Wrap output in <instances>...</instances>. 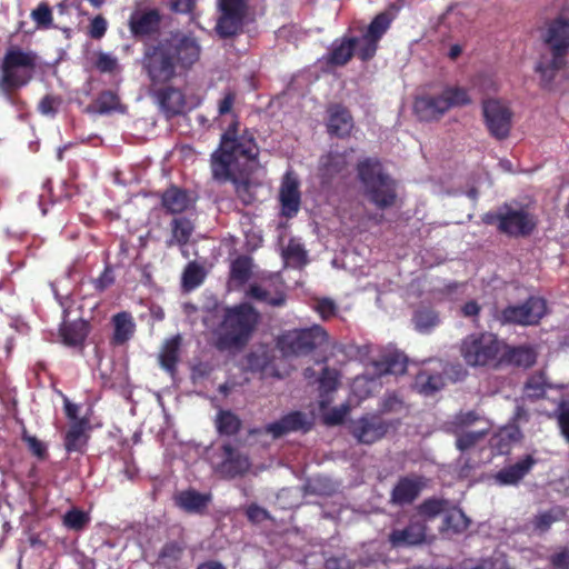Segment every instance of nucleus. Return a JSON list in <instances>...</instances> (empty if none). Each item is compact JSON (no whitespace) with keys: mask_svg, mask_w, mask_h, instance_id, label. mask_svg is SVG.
Instances as JSON below:
<instances>
[{"mask_svg":"<svg viewBox=\"0 0 569 569\" xmlns=\"http://www.w3.org/2000/svg\"><path fill=\"white\" fill-rule=\"evenodd\" d=\"M552 565L557 569H569V550L561 551L552 557Z\"/></svg>","mask_w":569,"mask_h":569,"instance_id":"338daca9","label":"nucleus"},{"mask_svg":"<svg viewBox=\"0 0 569 569\" xmlns=\"http://www.w3.org/2000/svg\"><path fill=\"white\" fill-rule=\"evenodd\" d=\"M327 113L328 132L339 138L349 136L353 128V119L348 109L341 104H331Z\"/></svg>","mask_w":569,"mask_h":569,"instance_id":"412c9836","label":"nucleus"},{"mask_svg":"<svg viewBox=\"0 0 569 569\" xmlns=\"http://www.w3.org/2000/svg\"><path fill=\"white\" fill-rule=\"evenodd\" d=\"M59 100L51 96H46L39 103V110L42 114L53 116L57 111Z\"/></svg>","mask_w":569,"mask_h":569,"instance_id":"e2e57ef3","label":"nucleus"},{"mask_svg":"<svg viewBox=\"0 0 569 569\" xmlns=\"http://www.w3.org/2000/svg\"><path fill=\"white\" fill-rule=\"evenodd\" d=\"M482 114L492 137L503 140L509 136L512 126V111L505 101L493 98L483 100Z\"/></svg>","mask_w":569,"mask_h":569,"instance_id":"ddd939ff","label":"nucleus"},{"mask_svg":"<svg viewBox=\"0 0 569 569\" xmlns=\"http://www.w3.org/2000/svg\"><path fill=\"white\" fill-rule=\"evenodd\" d=\"M248 296L257 301H261L270 306H281L284 303V295L282 290L276 289L274 292H270L261 284L250 286Z\"/></svg>","mask_w":569,"mask_h":569,"instance_id":"58836bf2","label":"nucleus"},{"mask_svg":"<svg viewBox=\"0 0 569 569\" xmlns=\"http://www.w3.org/2000/svg\"><path fill=\"white\" fill-rule=\"evenodd\" d=\"M203 279V269L196 263H189L183 272L182 283L186 289L192 290L199 287L202 283Z\"/></svg>","mask_w":569,"mask_h":569,"instance_id":"8fccbe9b","label":"nucleus"},{"mask_svg":"<svg viewBox=\"0 0 569 569\" xmlns=\"http://www.w3.org/2000/svg\"><path fill=\"white\" fill-rule=\"evenodd\" d=\"M407 370V357L397 350L385 351L380 359L372 360L367 372L357 377L351 385V392L359 400L369 397L378 386L377 379L387 376H400Z\"/></svg>","mask_w":569,"mask_h":569,"instance_id":"0eeeda50","label":"nucleus"},{"mask_svg":"<svg viewBox=\"0 0 569 569\" xmlns=\"http://www.w3.org/2000/svg\"><path fill=\"white\" fill-rule=\"evenodd\" d=\"M208 459L214 472L224 478L241 475L250 467L248 457L231 442L211 447L208 451Z\"/></svg>","mask_w":569,"mask_h":569,"instance_id":"9d476101","label":"nucleus"},{"mask_svg":"<svg viewBox=\"0 0 569 569\" xmlns=\"http://www.w3.org/2000/svg\"><path fill=\"white\" fill-rule=\"evenodd\" d=\"M450 108L465 106L471 102L469 93L466 89L460 87H448L445 89Z\"/></svg>","mask_w":569,"mask_h":569,"instance_id":"5fc2aeb1","label":"nucleus"},{"mask_svg":"<svg viewBox=\"0 0 569 569\" xmlns=\"http://www.w3.org/2000/svg\"><path fill=\"white\" fill-rule=\"evenodd\" d=\"M452 431L457 437V448L465 453L479 447L485 441L490 431V423L477 412L468 411L455 418Z\"/></svg>","mask_w":569,"mask_h":569,"instance_id":"1a4fd4ad","label":"nucleus"},{"mask_svg":"<svg viewBox=\"0 0 569 569\" xmlns=\"http://www.w3.org/2000/svg\"><path fill=\"white\" fill-rule=\"evenodd\" d=\"M348 156V151L338 152L331 150L320 158L319 174L325 183L347 169L349 163Z\"/></svg>","mask_w":569,"mask_h":569,"instance_id":"4be33fe9","label":"nucleus"},{"mask_svg":"<svg viewBox=\"0 0 569 569\" xmlns=\"http://www.w3.org/2000/svg\"><path fill=\"white\" fill-rule=\"evenodd\" d=\"M349 412L348 405H341L339 407H335L331 410L323 413V421L328 426H336L343 421L346 416Z\"/></svg>","mask_w":569,"mask_h":569,"instance_id":"13d9d810","label":"nucleus"},{"mask_svg":"<svg viewBox=\"0 0 569 569\" xmlns=\"http://www.w3.org/2000/svg\"><path fill=\"white\" fill-rule=\"evenodd\" d=\"M257 322L258 313L248 303L228 308L218 331V347L223 350L242 348L249 341Z\"/></svg>","mask_w":569,"mask_h":569,"instance_id":"423d86ee","label":"nucleus"},{"mask_svg":"<svg viewBox=\"0 0 569 569\" xmlns=\"http://www.w3.org/2000/svg\"><path fill=\"white\" fill-rule=\"evenodd\" d=\"M356 52L359 56V47L357 44V38L342 40L341 42H335L332 49L329 52V62L332 64L341 66L345 64Z\"/></svg>","mask_w":569,"mask_h":569,"instance_id":"72a5a7b5","label":"nucleus"},{"mask_svg":"<svg viewBox=\"0 0 569 569\" xmlns=\"http://www.w3.org/2000/svg\"><path fill=\"white\" fill-rule=\"evenodd\" d=\"M312 309L321 319L327 320L336 315L337 306L335 301L329 298H317L312 303Z\"/></svg>","mask_w":569,"mask_h":569,"instance_id":"6e6d98bb","label":"nucleus"},{"mask_svg":"<svg viewBox=\"0 0 569 569\" xmlns=\"http://www.w3.org/2000/svg\"><path fill=\"white\" fill-rule=\"evenodd\" d=\"M533 465V458L531 456H526L518 462L501 469L497 472L495 479L499 485H516L529 472Z\"/></svg>","mask_w":569,"mask_h":569,"instance_id":"393cba45","label":"nucleus"},{"mask_svg":"<svg viewBox=\"0 0 569 569\" xmlns=\"http://www.w3.org/2000/svg\"><path fill=\"white\" fill-rule=\"evenodd\" d=\"M426 540V525L416 516L403 529H395L389 536L393 547H406L422 543Z\"/></svg>","mask_w":569,"mask_h":569,"instance_id":"aec40b11","label":"nucleus"},{"mask_svg":"<svg viewBox=\"0 0 569 569\" xmlns=\"http://www.w3.org/2000/svg\"><path fill=\"white\" fill-rule=\"evenodd\" d=\"M547 305L542 298L531 297L525 303L509 306L501 312V320L506 323L531 326L546 315Z\"/></svg>","mask_w":569,"mask_h":569,"instance_id":"2eb2a0df","label":"nucleus"},{"mask_svg":"<svg viewBox=\"0 0 569 569\" xmlns=\"http://www.w3.org/2000/svg\"><path fill=\"white\" fill-rule=\"evenodd\" d=\"M112 271L107 267L102 274L93 280L94 289L98 291L106 290L113 282Z\"/></svg>","mask_w":569,"mask_h":569,"instance_id":"0e129e2a","label":"nucleus"},{"mask_svg":"<svg viewBox=\"0 0 569 569\" xmlns=\"http://www.w3.org/2000/svg\"><path fill=\"white\" fill-rule=\"evenodd\" d=\"M350 429L358 442L371 445L387 433L389 423L378 416L368 415L352 421Z\"/></svg>","mask_w":569,"mask_h":569,"instance_id":"f3484780","label":"nucleus"},{"mask_svg":"<svg viewBox=\"0 0 569 569\" xmlns=\"http://www.w3.org/2000/svg\"><path fill=\"white\" fill-rule=\"evenodd\" d=\"M107 20L101 17V16H97L96 18L92 19L91 23H90V36L93 38V39H100L101 37L104 36L106 31H107Z\"/></svg>","mask_w":569,"mask_h":569,"instance_id":"052dcab7","label":"nucleus"},{"mask_svg":"<svg viewBox=\"0 0 569 569\" xmlns=\"http://www.w3.org/2000/svg\"><path fill=\"white\" fill-rule=\"evenodd\" d=\"M312 418L300 411H292L279 420L266 426L264 430L273 438H280L290 432H307L312 428Z\"/></svg>","mask_w":569,"mask_h":569,"instance_id":"a211bd4d","label":"nucleus"},{"mask_svg":"<svg viewBox=\"0 0 569 569\" xmlns=\"http://www.w3.org/2000/svg\"><path fill=\"white\" fill-rule=\"evenodd\" d=\"M93 108L100 114H106L113 111L124 112V108L120 103L119 97L109 90L99 94L94 101Z\"/></svg>","mask_w":569,"mask_h":569,"instance_id":"ea45409f","label":"nucleus"},{"mask_svg":"<svg viewBox=\"0 0 569 569\" xmlns=\"http://www.w3.org/2000/svg\"><path fill=\"white\" fill-rule=\"evenodd\" d=\"M113 323V342L122 345L127 342L134 333L136 325L133 318L128 312H119L112 318Z\"/></svg>","mask_w":569,"mask_h":569,"instance_id":"c85d7f7f","label":"nucleus"},{"mask_svg":"<svg viewBox=\"0 0 569 569\" xmlns=\"http://www.w3.org/2000/svg\"><path fill=\"white\" fill-rule=\"evenodd\" d=\"M546 42L550 54L543 56L536 67L543 87L550 86L556 72L565 64V53L569 48V7L562 8L550 22Z\"/></svg>","mask_w":569,"mask_h":569,"instance_id":"20e7f679","label":"nucleus"},{"mask_svg":"<svg viewBox=\"0 0 569 569\" xmlns=\"http://www.w3.org/2000/svg\"><path fill=\"white\" fill-rule=\"evenodd\" d=\"M234 184L237 196L244 204H250L256 199V191L253 186L247 180H238L234 174L229 179Z\"/></svg>","mask_w":569,"mask_h":569,"instance_id":"864d4df0","label":"nucleus"},{"mask_svg":"<svg viewBox=\"0 0 569 569\" xmlns=\"http://www.w3.org/2000/svg\"><path fill=\"white\" fill-rule=\"evenodd\" d=\"M422 486L420 477L401 478L392 490L391 501L396 505L410 503L418 497Z\"/></svg>","mask_w":569,"mask_h":569,"instance_id":"5701e85b","label":"nucleus"},{"mask_svg":"<svg viewBox=\"0 0 569 569\" xmlns=\"http://www.w3.org/2000/svg\"><path fill=\"white\" fill-rule=\"evenodd\" d=\"M93 64L102 73H112L119 69L118 59L107 52H96L93 53Z\"/></svg>","mask_w":569,"mask_h":569,"instance_id":"603ef678","label":"nucleus"},{"mask_svg":"<svg viewBox=\"0 0 569 569\" xmlns=\"http://www.w3.org/2000/svg\"><path fill=\"white\" fill-rule=\"evenodd\" d=\"M159 106L167 117L179 114L184 109V98L180 90L166 88L157 94Z\"/></svg>","mask_w":569,"mask_h":569,"instance_id":"bb28decb","label":"nucleus"},{"mask_svg":"<svg viewBox=\"0 0 569 569\" xmlns=\"http://www.w3.org/2000/svg\"><path fill=\"white\" fill-rule=\"evenodd\" d=\"M393 17L388 12H381L371 21L367 32L357 38L359 47V57L362 60H368L373 57L377 51L378 41L389 29Z\"/></svg>","mask_w":569,"mask_h":569,"instance_id":"dca6fc26","label":"nucleus"},{"mask_svg":"<svg viewBox=\"0 0 569 569\" xmlns=\"http://www.w3.org/2000/svg\"><path fill=\"white\" fill-rule=\"evenodd\" d=\"M338 386V372L335 369L326 368L323 369L321 377L319 379V389H320V407L325 409L327 405L331 401L329 398V393L333 392Z\"/></svg>","mask_w":569,"mask_h":569,"instance_id":"4c0bfd02","label":"nucleus"},{"mask_svg":"<svg viewBox=\"0 0 569 569\" xmlns=\"http://www.w3.org/2000/svg\"><path fill=\"white\" fill-rule=\"evenodd\" d=\"M537 359V355L531 347H510L507 345V352L503 356V366L515 365L518 367H531Z\"/></svg>","mask_w":569,"mask_h":569,"instance_id":"c756f323","label":"nucleus"},{"mask_svg":"<svg viewBox=\"0 0 569 569\" xmlns=\"http://www.w3.org/2000/svg\"><path fill=\"white\" fill-rule=\"evenodd\" d=\"M161 202L167 212L178 214L192 207L194 200L186 190L171 187L163 192Z\"/></svg>","mask_w":569,"mask_h":569,"instance_id":"b1692460","label":"nucleus"},{"mask_svg":"<svg viewBox=\"0 0 569 569\" xmlns=\"http://www.w3.org/2000/svg\"><path fill=\"white\" fill-rule=\"evenodd\" d=\"M565 517V510L559 507H552L549 510L542 511L535 517L533 527L539 532L547 531L551 525Z\"/></svg>","mask_w":569,"mask_h":569,"instance_id":"a18cd8bd","label":"nucleus"},{"mask_svg":"<svg viewBox=\"0 0 569 569\" xmlns=\"http://www.w3.org/2000/svg\"><path fill=\"white\" fill-rule=\"evenodd\" d=\"M211 500L210 493H201L194 489L180 491L176 495V503L187 512H202Z\"/></svg>","mask_w":569,"mask_h":569,"instance_id":"a878e982","label":"nucleus"},{"mask_svg":"<svg viewBox=\"0 0 569 569\" xmlns=\"http://www.w3.org/2000/svg\"><path fill=\"white\" fill-rule=\"evenodd\" d=\"M470 523L461 509L453 508L447 510L443 517L442 530L452 533L463 532Z\"/></svg>","mask_w":569,"mask_h":569,"instance_id":"c9c22d12","label":"nucleus"},{"mask_svg":"<svg viewBox=\"0 0 569 569\" xmlns=\"http://www.w3.org/2000/svg\"><path fill=\"white\" fill-rule=\"evenodd\" d=\"M252 261L248 257H239L231 264V281L238 284L244 283L251 274Z\"/></svg>","mask_w":569,"mask_h":569,"instance_id":"49530a36","label":"nucleus"},{"mask_svg":"<svg viewBox=\"0 0 569 569\" xmlns=\"http://www.w3.org/2000/svg\"><path fill=\"white\" fill-rule=\"evenodd\" d=\"M459 352L469 367L497 369L503 366L507 343L495 333L473 332L461 340Z\"/></svg>","mask_w":569,"mask_h":569,"instance_id":"7ed1b4c3","label":"nucleus"},{"mask_svg":"<svg viewBox=\"0 0 569 569\" xmlns=\"http://www.w3.org/2000/svg\"><path fill=\"white\" fill-rule=\"evenodd\" d=\"M284 262L291 267L300 268L307 262V251L297 239H291L282 250Z\"/></svg>","mask_w":569,"mask_h":569,"instance_id":"e433bc0d","label":"nucleus"},{"mask_svg":"<svg viewBox=\"0 0 569 569\" xmlns=\"http://www.w3.org/2000/svg\"><path fill=\"white\" fill-rule=\"evenodd\" d=\"M63 342L68 346H78L87 337V327L83 321L67 323L61 328Z\"/></svg>","mask_w":569,"mask_h":569,"instance_id":"a19ab883","label":"nucleus"},{"mask_svg":"<svg viewBox=\"0 0 569 569\" xmlns=\"http://www.w3.org/2000/svg\"><path fill=\"white\" fill-rule=\"evenodd\" d=\"M258 154V147L251 133L241 134L229 129L221 138L220 148L212 154V176L220 182L228 181L236 173L251 170Z\"/></svg>","mask_w":569,"mask_h":569,"instance_id":"f03ea898","label":"nucleus"},{"mask_svg":"<svg viewBox=\"0 0 569 569\" xmlns=\"http://www.w3.org/2000/svg\"><path fill=\"white\" fill-rule=\"evenodd\" d=\"M328 340L325 329L315 325L307 329H295L284 332L278 340V347L284 356L305 355Z\"/></svg>","mask_w":569,"mask_h":569,"instance_id":"9b49d317","label":"nucleus"},{"mask_svg":"<svg viewBox=\"0 0 569 569\" xmlns=\"http://www.w3.org/2000/svg\"><path fill=\"white\" fill-rule=\"evenodd\" d=\"M446 505L447 502L441 499H428L418 507L416 517L426 525L427 521L432 520L441 512L447 511Z\"/></svg>","mask_w":569,"mask_h":569,"instance_id":"c03bdc74","label":"nucleus"},{"mask_svg":"<svg viewBox=\"0 0 569 569\" xmlns=\"http://www.w3.org/2000/svg\"><path fill=\"white\" fill-rule=\"evenodd\" d=\"M240 420L230 411H220L217 418V428L220 433L233 435L239 430Z\"/></svg>","mask_w":569,"mask_h":569,"instance_id":"3c124183","label":"nucleus"},{"mask_svg":"<svg viewBox=\"0 0 569 569\" xmlns=\"http://www.w3.org/2000/svg\"><path fill=\"white\" fill-rule=\"evenodd\" d=\"M559 425L562 430V433L569 440V407L561 406V411L559 415Z\"/></svg>","mask_w":569,"mask_h":569,"instance_id":"774afa93","label":"nucleus"},{"mask_svg":"<svg viewBox=\"0 0 569 569\" xmlns=\"http://www.w3.org/2000/svg\"><path fill=\"white\" fill-rule=\"evenodd\" d=\"M413 109L419 119L423 121H430L440 117L430 96L417 98Z\"/></svg>","mask_w":569,"mask_h":569,"instance_id":"de8ad7c7","label":"nucleus"},{"mask_svg":"<svg viewBox=\"0 0 569 569\" xmlns=\"http://www.w3.org/2000/svg\"><path fill=\"white\" fill-rule=\"evenodd\" d=\"M415 329L420 333H429L440 323L439 315L429 307L418 308L412 317Z\"/></svg>","mask_w":569,"mask_h":569,"instance_id":"2f4dec72","label":"nucleus"},{"mask_svg":"<svg viewBox=\"0 0 569 569\" xmlns=\"http://www.w3.org/2000/svg\"><path fill=\"white\" fill-rule=\"evenodd\" d=\"M546 391V379L542 375L532 376L526 383V392L530 398H539Z\"/></svg>","mask_w":569,"mask_h":569,"instance_id":"4d7b16f0","label":"nucleus"},{"mask_svg":"<svg viewBox=\"0 0 569 569\" xmlns=\"http://www.w3.org/2000/svg\"><path fill=\"white\" fill-rule=\"evenodd\" d=\"M194 226L191 220L187 218H174L171 222V238L167 241L169 247L177 244L183 247L188 243L191 234L193 233Z\"/></svg>","mask_w":569,"mask_h":569,"instance_id":"473e14b6","label":"nucleus"},{"mask_svg":"<svg viewBox=\"0 0 569 569\" xmlns=\"http://www.w3.org/2000/svg\"><path fill=\"white\" fill-rule=\"evenodd\" d=\"M159 24V14L151 10L136 12L130 19V29L134 36H146L153 32Z\"/></svg>","mask_w":569,"mask_h":569,"instance_id":"cd10ccee","label":"nucleus"},{"mask_svg":"<svg viewBox=\"0 0 569 569\" xmlns=\"http://www.w3.org/2000/svg\"><path fill=\"white\" fill-rule=\"evenodd\" d=\"M279 198L281 213L287 218L295 217L300 208L299 180L292 172H287L281 182Z\"/></svg>","mask_w":569,"mask_h":569,"instance_id":"6ab92c4d","label":"nucleus"},{"mask_svg":"<svg viewBox=\"0 0 569 569\" xmlns=\"http://www.w3.org/2000/svg\"><path fill=\"white\" fill-rule=\"evenodd\" d=\"M180 345V336H174L166 340L159 356L161 367L170 373H173L176 370L179 360Z\"/></svg>","mask_w":569,"mask_h":569,"instance_id":"7c9ffc66","label":"nucleus"},{"mask_svg":"<svg viewBox=\"0 0 569 569\" xmlns=\"http://www.w3.org/2000/svg\"><path fill=\"white\" fill-rule=\"evenodd\" d=\"M31 16L38 26L48 28L51 24L52 13L50 8L44 3L34 9Z\"/></svg>","mask_w":569,"mask_h":569,"instance_id":"bf43d9fd","label":"nucleus"},{"mask_svg":"<svg viewBox=\"0 0 569 569\" xmlns=\"http://www.w3.org/2000/svg\"><path fill=\"white\" fill-rule=\"evenodd\" d=\"M486 223L497 224L498 229L509 236H526L536 226L532 216L522 209H513L509 206L501 207L497 213H487Z\"/></svg>","mask_w":569,"mask_h":569,"instance_id":"f8f14e48","label":"nucleus"},{"mask_svg":"<svg viewBox=\"0 0 569 569\" xmlns=\"http://www.w3.org/2000/svg\"><path fill=\"white\" fill-rule=\"evenodd\" d=\"M220 16L216 31L221 38L239 33L246 14V0H219Z\"/></svg>","mask_w":569,"mask_h":569,"instance_id":"4468645a","label":"nucleus"},{"mask_svg":"<svg viewBox=\"0 0 569 569\" xmlns=\"http://www.w3.org/2000/svg\"><path fill=\"white\" fill-rule=\"evenodd\" d=\"M90 521L89 513L73 508L69 510L63 517V525L70 530H82Z\"/></svg>","mask_w":569,"mask_h":569,"instance_id":"09e8293b","label":"nucleus"},{"mask_svg":"<svg viewBox=\"0 0 569 569\" xmlns=\"http://www.w3.org/2000/svg\"><path fill=\"white\" fill-rule=\"evenodd\" d=\"M358 179L363 196L377 208L391 207L397 198L396 181L385 172L382 164L372 158L360 161L357 166Z\"/></svg>","mask_w":569,"mask_h":569,"instance_id":"39448f33","label":"nucleus"},{"mask_svg":"<svg viewBox=\"0 0 569 569\" xmlns=\"http://www.w3.org/2000/svg\"><path fill=\"white\" fill-rule=\"evenodd\" d=\"M86 425L83 420L72 422L64 439L68 451H80L84 447L87 442Z\"/></svg>","mask_w":569,"mask_h":569,"instance_id":"f704fd0d","label":"nucleus"},{"mask_svg":"<svg viewBox=\"0 0 569 569\" xmlns=\"http://www.w3.org/2000/svg\"><path fill=\"white\" fill-rule=\"evenodd\" d=\"M519 433L520 432L517 428H505L500 430L499 433H497L490 440L492 450H495L498 455L508 452L510 442L517 441Z\"/></svg>","mask_w":569,"mask_h":569,"instance_id":"37998d69","label":"nucleus"},{"mask_svg":"<svg viewBox=\"0 0 569 569\" xmlns=\"http://www.w3.org/2000/svg\"><path fill=\"white\" fill-rule=\"evenodd\" d=\"M402 408V401L396 395H388L381 403V412H397Z\"/></svg>","mask_w":569,"mask_h":569,"instance_id":"680f3d73","label":"nucleus"},{"mask_svg":"<svg viewBox=\"0 0 569 569\" xmlns=\"http://www.w3.org/2000/svg\"><path fill=\"white\" fill-rule=\"evenodd\" d=\"M247 516L252 522H261L269 518L268 511L257 505H251L248 507Z\"/></svg>","mask_w":569,"mask_h":569,"instance_id":"69168bd1","label":"nucleus"},{"mask_svg":"<svg viewBox=\"0 0 569 569\" xmlns=\"http://www.w3.org/2000/svg\"><path fill=\"white\" fill-rule=\"evenodd\" d=\"M36 67L34 56L19 48H10L2 61L0 88L7 93L26 86Z\"/></svg>","mask_w":569,"mask_h":569,"instance_id":"6e6552de","label":"nucleus"},{"mask_svg":"<svg viewBox=\"0 0 569 569\" xmlns=\"http://www.w3.org/2000/svg\"><path fill=\"white\" fill-rule=\"evenodd\" d=\"M200 52L196 38L177 33L157 46L148 47L142 67L153 84H163L197 62Z\"/></svg>","mask_w":569,"mask_h":569,"instance_id":"f257e3e1","label":"nucleus"},{"mask_svg":"<svg viewBox=\"0 0 569 569\" xmlns=\"http://www.w3.org/2000/svg\"><path fill=\"white\" fill-rule=\"evenodd\" d=\"M416 385L420 393L431 396L445 386V380L439 373L420 372L416 379Z\"/></svg>","mask_w":569,"mask_h":569,"instance_id":"79ce46f5","label":"nucleus"}]
</instances>
